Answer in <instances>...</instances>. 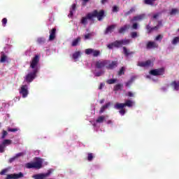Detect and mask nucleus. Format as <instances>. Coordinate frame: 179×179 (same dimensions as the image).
<instances>
[{
    "label": "nucleus",
    "mask_w": 179,
    "mask_h": 179,
    "mask_svg": "<svg viewBox=\"0 0 179 179\" xmlns=\"http://www.w3.org/2000/svg\"><path fill=\"white\" fill-rule=\"evenodd\" d=\"M40 62V56L38 55H35L30 62L29 68H31L33 71L29 72L27 76L24 77V82L27 83H31L37 78V73H38V63Z\"/></svg>",
    "instance_id": "1"
},
{
    "label": "nucleus",
    "mask_w": 179,
    "mask_h": 179,
    "mask_svg": "<svg viewBox=\"0 0 179 179\" xmlns=\"http://www.w3.org/2000/svg\"><path fill=\"white\" fill-rule=\"evenodd\" d=\"M134 106V102L131 100H127L125 103H116L114 106L115 110H120L119 113L122 115H125V108L124 107H132Z\"/></svg>",
    "instance_id": "2"
},
{
    "label": "nucleus",
    "mask_w": 179,
    "mask_h": 179,
    "mask_svg": "<svg viewBox=\"0 0 179 179\" xmlns=\"http://www.w3.org/2000/svg\"><path fill=\"white\" fill-rule=\"evenodd\" d=\"M131 43V41L129 39H122L120 41H115L113 43H111L107 45L108 48L109 50H113L114 47L115 48H121L122 45H128Z\"/></svg>",
    "instance_id": "3"
},
{
    "label": "nucleus",
    "mask_w": 179,
    "mask_h": 179,
    "mask_svg": "<svg viewBox=\"0 0 179 179\" xmlns=\"http://www.w3.org/2000/svg\"><path fill=\"white\" fill-rule=\"evenodd\" d=\"M87 17L90 20H92L93 17H97L100 22L102 19H104V10H101L99 12L97 10H94L92 13L87 14Z\"/></svg>",
    "instance_id": "4"
},
{
    "label": "nucleus",
    "mask_w": 179,
    "mask_h": 179,
    "mask_svg": "<svg viewBox=\"0 0 179 179\" xmlns=\"http://www.w3.org/2000/svg\"><path fill=\"white\" fill-rule=\"evenodd\" d=\"M27 169H36L37 170H40L41 167H43V161L40 159H38L35 162H29L25 165Z\"/></svg>",
    "instance_id": "5"
},
{
    "label": "nucleus",
    "mask_w": 179,
    "mask_h": 179,
    "mask_svg": "<svg viewBox=\"0 0 179 179\" xmlns=\"http://www.w3.org/2000/svg\"><path fill=\"white\" fill-rule=\"evenodd\" d=\"M110 63V60H99L95 63V66L97 69H102V68L106 67L107 65Z\"/></svg>",
    "instance_id": "6"
},
{
    "label": "nucleus",
    "mask_w": 179,
    "mask_h": 179,
    "mask_svg": "<svg viewBox=\"0 0 179 179\" xmlns=\"http://www.w3.org/2000/svg\"><path fill=\"white\" fill-rule=\"evenodd\" d=\"M150 73L152 75V76H162V75H164V68L151 70Z\"/></svg>",
    "instance_id": "7"
},
{
    "label": "nucleus",
    "mask_w": 179,
    "mask_h": 179,
    "mask_svg": "<svg viewBox=\"0 0 179 179\" xmlns=\"http://www.w3.org/2000/svg\"><path fill=\"white\" fill-rule=\"evenodd\" d=\"M137 65L138 66H141V68H149V66H153V62H152V60L138 62Z\"/></svg>",
    "instance_id": "8"
},
{
    "label": "nucleus",
    "mask_w": 179,
    "mask_h": 179,
    "mask_svg": "<svg viewBox=\"0 0 179 179\" xmlns=\"http://www.w3.org/2000/svg\"><path fill=\"white\" fill-rule=\"evenodd\" d=\"M24 175L23 173L20 172L19 173H13L7 175L6 179H19L23 178Z\"/></svg>",
    "instance_id": "9"
},
{
    "label": "nucleus",
    "mask_w": 179,
    "mask_h": 179,
    "mask_svg": "<svg viewBox=\"0 0 179 179\" xmlns=\"http://www.w3.org/2000/svg\"><path fill=\"white\" fill-rule=\"evenodd\" d=\"M20 94L22 95L23 99H26L29 94V90H27V85H22L20 90Z\"/></svg>",
    "instance_id": "10"
},
{
    "label": "nucleus",
    "mask_w": 179,
    "mask_h": 179,
    "mask_svg": "<svg viewBox=\"0 0 179 179\" xmlns=\"http://www.w3.org/2000/svg\"><path fill=\"white\" fill-rule=\"evenodd\" d=\"M85 54H87V55L92 54L93 57H99V55H100V50H94L92 48H88L85 50Z\"/></svg>",
    "instance_id": "11"
},
{
    "label": "nucleus",
    "mask_w": 179,
    "mask_h": 179,
    "mask_svg": "<svg viewBox=\"0 0 179 179\" xmlns=\"http://www.w3.org/2000/svg\"><path fill=\"white\" fill-rule=\"evenodd\" d=\"M50 174H51V171H48L46 173H38V174L34 175L32 176V178H34V179H44L46 177H48V176H50Z\"/></svg>",
    "instance_id": "12"
},
{
    "label": "nucleus",
    "mask_w": 179,
    "mask_h": 179,
    "mask_svg": "<svg viewBox=\"0 0 179 179\" xmlns=\"http://www.w3.org/2000/svg\"><path fill=\"white\" fill-rule=\"evenodd\" d=\"M147 50H152V48H159V44L155 41H148L146 44Z\"/></svg>",
    "instance_id": "13"
},
{
    "label": "nucleus",
    "mask_w": 179,
    "mask_h": 179,
    "mask_svg": "<svg viewBox=\"0 0 179 179\" xmlns=\"http://www.w3.org/2000/svg\"><path fill=\"white\" fill-rule=\"evenodd\" d=\"M129 29H131V25L126 24L118 29V33L119 34H125V32L128 31Z\"/></svg>",
    "instance_id": "14"
},
{
    "label": "nucleus",
    "mask_w": 179,
    "mask_h": 179,
    "mask_svg": "<svg viewBox=\"0 0 179 179\" xmlns=\"http://www.w3.org/2000/svg\"><path fill=\"white\" fill-rule=\"evenodd\" d=\"M115 27H117V24H111L107 27V28L104 31V34L107 35V34H111L112 32L114 31V30L115 29Z\"/></svg>",
    "instance_id": "15"
},
{
    "label": "nucleus",
    "mask_w": 179,
    "mask_h": 179,
    "mask_svg": "<svg viewBox=\"0 0 179 179\" xmlns=\"http://www.w3.org/2000/svg\"><path fill=\"white\" fill-rule=\"evenodd\" d=\"M118 66V61L110 62L109 60V63L106 65V69H114V68H117Z\"/></svg>",
    "instance_id": "16"
},
{
    "label": "nucleus",
    "mask_w": 179,
    "mask_h": 179,
    "mask_svg": "<svg viewBox=\"0 0 179 179\" xmlns=\"http://www.w3.org/2000/svg\"><path fill=\"white\" fill-rule=\"evenodd\" d=\"M146 17L145 14H141L136 16H134L133 19L131 20V22H141V20H143Z\"/></svg>",
    "instance_id": "17"
},
{
    "label": "nucleus",
    "mask_w": 179,
    "mask_h": 179,
    "mask_svg": "<svg viewBox=\"0 0 179 179\" xmlns=\"http://www.w3.org/2000/svg\"><path fill=\"white\" fill-rule=\"evenodd\" d=\"M50 36H49V41H52L55 39V36L57 34V29L53 28L52 30L50 31Z\"/></svg>",
    "instance_id": "18"
},
{
    "label": "nucleus",
    "mask_w": 179,
    "mask_h": 179,
    "mask_svg": "<svg viewBox=\"0 0 179 179\" xmlns=\"http://www.w3.org/2000/svg\"><path fill=\"white\" fill-rule=\"evenodd\" d=\"M6 61H8V56L5 54V52H1L0 57L1 64H4V62H6Z\"/></svg>",
    "instance_id": "19"
},
{
    "label": "nucleus",
    "mask_w": 179,
    "mask_h": 179,
    "mask_svg": "<svg viewBox=\"0 0 179 179\" xmlns=\"http://www.w3.org/2000/svg\"><path fill=\"white\" fill-rule=\"evenodd\" d=\"M110 106H111V103L110 102H108L106 104L103 105L99 110V114H103V113H104L107 108L110 107Z\"/></svg>",
    "instance_id": "20"
},
{
    "label": "nucleus",
    "mask_w": 179,
    "mask_h": 179,
    "mask_svg": "<svg viewBox=\"0 0 179 179\" xmlns=\"http://www.w3.org/2000/svg\"><path fill=\"white\" fill-rule=\"evenodd\" d=\"M123 52L125 57H129V55H133V54H135V52H129L126 47H123Z\"/></svg>",
    "instance_id": "21"
},
{
    "label": "nucleus",
    "mask_w": 179,
    "mask_h": 179,
    "mask_svg": "<svg viewBox=\"0 0 179 179\" xmlns=\"http://www.w3.org/2000/svg\"><path fill=\"white\" fill-rule=\"evenodd\" d=\"M146 29H147L148 33H152V31H153L154 30H157L159 29V25H157L153 27H151L150 25H147Z\"/></svg>",
    "instance_id": "22"
},
{
    "label": "nucleus",
    "mask_w": 179,
    "mask_h": 179,
    "mask_svg": "<svg viewBox=\"0 0 179 179\" xmlns=\"http://www.w3.org/2000/svg\"><path fill=\"white\" fill-rule=\"evenodd\" d=\"M82 53L80 52V51H76V52H74L73 54V59H74V61H76L78 59V58H80Z\"/></svg>",
    "instance_id": "23"
},
{
    "label": "nucleus",
    "mask_w": 179,
    "mask_h": 179,
    "mask_svg": "<svg viewBox=\"0 0 179 179\" xmlns=\"http://www.w3.org/2000/svg\"><path fill=\"white\" fill-rule=\"evenodd\" d=\"M171 86L174 88V90H179V81H173L171 83Z\"/></svg>",
    "instance_id": "24"
},
{
    "label": "nucleus",
    "mask_w": 179,
    "mask_h": 179,
    "mask_svg": "<svg viewBox=\"0 0 179 179\" xmlns=\"http://www.w3.org/2000/svg\"><path fill=\"white\" fill-rule=\"evenodd\" d=\"M80 43V37L74 39L71 43L72 47H76Z\"/></svg>",
    "instance_id": "25"
},
{
    "label": "nucleus",
    "mask_w": 179,
    "mask_h": 179,
    "mask_svg": "<svg viewBox=\"0 0 179 179\" xmlns=\"http://www.w3.org/2000/svg\"><path fill=\"white\" fill-rule=\"evenodd\" d=\"M105 120H106V116L101 115L96 119V122H98L99 124H101L102 122H104Z\"/></svg>",
    "instance_id": "26"
},
{
    "label": "nucleus",
    "mask_w": 179,
    "mask_h": 179,
    "mask_svg": "<svg viewBox=\"0 0 179 179\" xmlns=\"http://www.w3.org/2000/svg\"><path fill=\"white\" fill-rule=\"evenodd\" d=\"M123 86L124 85L122 84H117L116 85H115L113 90L115 92H118V90H121V89H122Z\"/></svg>",
    "instance_id": "27"
},
{
    "label": "nucleus",
    "mask_w": 179,
    "mask_h": 179,
    "mask_svg": "<svg viewBox=\"0 0 179 179\" xmlns=\"http://www.w3.org/2000/svg\"><path fill=\"white\" fill-rule=\"evenodd\" d=\"M87 19H89V17H87V14L86 17H82L80 23L84 25L87 24Z\"/></svg>",
    "instance_id": "28"
},
{
    "label": "nucleus",
    "mask_w": 179,
    "mask_h": 179,
    "mask_svg": "<svg viewBox=\"0 0 179 179\" xmlns=\"http://www.w3.org/2000/svg\"><path fill=\"white\" fill-rule=\"evenodd\" d=\"M37 43L38 44H44L45 43V38L44 37L38 38Z\"/></svg>",
    "instance_id": "29"
},
{
    "label": "nucleus",
    "mask_w": 179,
    "mask_h": 179,
    "mask_svg": "<svg viewBox=\"0 0 179 179\" xmlns=\"http://www.w3.org/2000/svg\"><path fill=\"white\" fill-rule=\"evenodd\" d=\"M135 8H131L129 11H127V13H125V16H129V15H131V13H134V12H135Z\"/></svg>",
    "instance_id": "30"
},
{
    "label": "nucleus",
    "mask_w": 179,
    "mask_h": 179,
    "mask_svg": "<svg viewBox=\"0 0 179 179\" xmlns=\"http://www.w3.org/2000/svg\"><path fill=\"white\" fill-rule=\"evenodd\" d=\"M115 82H117V79H109L107 80L106 83H108V85H114Z\"/></svg>",
    "instance_id": "31"
},
{
    "label": "nucleus",
    "mask_w": 179,
    "mask_h": 179,
    "mask_svg": "<svg viewBox=\"0 0 179 179\" xmlns=\"http://www.w3.org/2000/svg\"><path fill=\"white\" fill-rule=\"evenodd\" d=\"M94 156H93V153L90 152V153H88L87 155V160L88 162H92V160H93L94 159Z\"/></svg>",
    "instance_id": "32"
},
{
    "label": "nucleus",
    "mask_w": 179,
    "mask_h": 179,
    "mask_svg": "<svg viewBox=\"0 0 179 179\" xmlns=\"http://www.w3.org/2000/svg\"><path fill=\"white\" fill-rule=\"evenodd\" d=\"M177 13H178V9L177 8H173L170 12L171 15H177Z\"/></svg>",
    "instance_id": "33"
},
{
    "label": "nucleus",
    "mask_w": 179,
    "mask_h": 179,
    "mask_svg": "<svg viewBox=\"0 0 179 179\" xmlns=\"http://www.w3.org/2000/svg\"><path fill=\"white\" fill-rule=\"evenodd\" d=\"M10 143H12V141L6 139L3 141V143L1 145H3V146H5V145H10Z\"/></svg>",
    "instance_id": "34"
},
{
    "label": "nucleus",
    "mask_w": 179,
    "mask_h": 179,
    "mask_svg": "<svg viewBox=\"0 0 179 179\" xmlns=\"http://www.w3.org/2000/svg\"><path fill=\"white\" fill-rule=\"evenodd\" d=\"M131 38H136V37H138V32L136 31H132L131 32Z\"/></svg>",
    "instance_id": "35"
},
{
    "label": "nucleus",
    "mask_w": 179,
    "mask_h": 179,
    "mask_svg": "<svg viewBox=\"0 0 179 179\" xmlns=\"http://www.w3.org/2000/svg\"><path fill=\"white\" fill-rule=\"evenodd\" d=\"M144 3H145V5L153 6V0H144Z\"/></svg>",
    "instance_id": "36"
},
{
    "label": "nucleus",
    "mask_w": 179,
    "mask_h": 179,
    "mask_svg": "<svg viewBox=\"0 0 179 179\" xmlns=\"http://www.w3.org/2000/svg\"><path fill=\"white\" fill-rule=\"evenodd\" d=\"M163 40V35H157L155 38L156 41H162Z\"/></svg>",
    "instance_id": "37"
},
{
    "label": "nucleus",
    "mask_w": 179,
    "mask_h": 179,
    "mask_svg": "<svg viewBox=\"0 0 179 179\" xmlns=\"http://www.w3.org/2000/svg\"><path fill=\"white\" fill-rule=\"evenodd\" d=\"M177 43H179V37L176 36L173 38V40L172 41V44L176 45L177 44Z\"/></svg>",
    "instance_id": "38"
},
{
    "label": "nucleus",
    "mask_w": 179,
    "mask_h": 179,
    "mask_svg": "<svg viewBox=\"0 0 179 179\" xmlns=\"http://www.w3.org/2000/svg\"><path fill=\"white\" fill-rule=\"evenodd\" d=\"M124 67H122V68L120 69V70L119 71V72H118L119 76H122V75H124L125 72H124Z\"/></svg>",
    "instance_id": "39"
},
{
    "label": "nucleus",
    "mask_w": 179,
    "mask_h": 179,
    "mask_svg": "<svg viewBox=\"0 0 179 179\" xmlns=\"http://www.w3.org/2000/svg\"><path fill=\"white\" fill-rule=\"evenodd\" d=\"M1 22H2V24H3V27H5V26H6V23H8V19L3 18Z\"/></svg>",
    "instance_id": "40"
},
{
    "label": "nucleus",
    "mask_w": 179,
    "mask_h": 179,
    "mask_svg": "<svg viewBox=\"0 0 179 179\" xmlns=\"http://www.w3.org/2000/svg\"><path fill=\"white\" fill-rule=\"evenodd\" d=\"M5 152V145H0V153H3Z\"/></svg>",
    "instance_id": "41"
},
{
    "label": "nucleus",
    "mask_w": 179,
    "mask_h": 179,
    "mask_svg": "<svg viewBox=\"0 0 179 179\" xmlns=\"http://www.w3.org/2000/svg\"><path fill=\"white\" fill-rule=\"evenodd\" d=\"M8 173V169H3L1 172L0 174L1 176H5Z\"/></svg>",
    "instance_id": "42"
},
{
    "label": "nucleus",
    "mask_w": 179,
    "mask_h": 179,
    "mask_svg": "<svg viewBox=\"0 0 179 179\" xmlns=\"http://www.w3.org/2000/svg\"><path fill=\"white\" fill-rule=\"evenodd\" d=\"M120 10V8L117 6H114L113 7V12H118Z\"/></svg>",
    "instance_id": "43"
},
{
    "label": "nucleus",
    "mask_w": 179,
    "mask_h": 179,
    "mask_svg": "<svg viewBox=\"0 0 179 179\" xmlns=\"http://www.w3.org/2000/svg\"><path fill=\"white\" fill-rule=\"evenodd\" d=\"M131 27L134 30H138V23H134Z\"/></svg>",
    "instance_id": "44"
},
{
    "label": "nucleus",
    "mask_w": 179,
    "mask_h": 179,
    "mask_svg": "<svg viewBox=\"0 0 179 179\" xmlns=\"http://www.w3.org/2000/svg\"><path fill=\"white\" fill-rule=\"evenodd\" d=\"M8 132H17V129H16V128H15V129L8 128Z\"/></svg>",
    "instance_id": "45"
},
{
    "label": "nucleus",
    "mask_w": 179,
    "mask_h": 179,
    "mask_svg": "<svg viewBox=\"0 0 179 179\" xmlns=\"http://www.w3.org/2000/svg\"><path fill=\"white\" fill-rule=\"evenodd\" d=\"M70 10H73V12H75V10H76V4H72L71 8Z\"/></svg>",
    "instance_id": "46"
},
{
    "label": "nucleus",
    "mask_w": 179,
    "mask_h": 179,
    "mask_svg": "<svg viewBox=\"0 0 179 179\" xmlns=\"http://www.w3.org/2000/svg\"><path fill=\"white\" fill-rule=\"evenodd\" d=\"M103 75V71H99L95 73V76L99 77V76H101Z\"/></svg>",
    "instance_id": "47"
},
{
    "label": "nucleus",
    "mask_w": 179,
    "mask_h": 179,
    "mask_svg": "<svg viewBox=\"0 0 179 179\" xmlns=\"http://www.w3.org/2000/svg\"><path fill=\"white\" fill-rule=\"evenodd\" d=\"M131 84H132V80H129L127 83H126L127 87H129Z\"/></svg>",
    "instance_id": "48"
},
{
    "label": "nucleus",
    "mask_w": 179,
    "mask_h": 179,
    "mask_svg": "<svg viewBox=\"0 0 179 179\" xmlns=\"http://www.w3.org/2000/svg\"><path fill=\"white\" fill-rule=\"evenodd\" d=\"M6 135H8V131L3 130V131L2 138L3 139L5 138V136H6Z\"/></svg>",
    "instance_id": "49"
},
{
    "label": "nucleus",
    "mask_w": 179,
    "mask_h": 179,
    "mask_svg": "<svg viewBox=\"0 0 179 179\" xmlns=\"http://www.w3.org/2000/svg\"><path fill=\"white\" fill-rule=\"evenodd\" d=\"M16 157L15 156L14 157H12L9 159V163H13L14 161L16 160Z\"/></svg>",
    "instance_id": "50"
},
{
    "label": "nucleus",
    "mask_w": 179,
    "mask_h": 179,
    "mask_svg": "<svg viewBox=\"0 0 179 179\" xmlns=\"http://www.w3.org/2000/svg\"><path fill=\"white\" fill-rule=\"evenodd\" d=\"M22 156H23V152H19L16 154L15 157L17 159V157H20Z\"/></svg>",
    "instance_id": "51"
},
{
    "label": "nucleus",
    "mask_w": 179,
    "mask_h": 179,
    "mask_svg": "<svg viewBox=\"0 0 179 179\" xmlns=\"http://www.w3.org/2000/svg\"><path fill=\"white\" fill-rule=\"evenodd\" d=\"M68 16L69 17H72V16H73V10H70V13Z\"/></svg>",
    "instance_id": "52"
},
{
    "label": "nucleus",
    "mask_w": 179,
    "mask_h": 179,
    "mask_svg": "<svg viewBox=\"0 0 179 179\" xmlns=\"http://www.w3.org/2000/svg\"><path fill=\"white\" fill-rule=\"evenodd\" d=\"M85 40L90 38V34H87L85 35Z\"/></svg>",
    "instance_id": "53"
},
{
    "label": "nucleus",
    "mask_w": 179,
    "mask_h": 179,
    "mask_svg": "<svg viewBox=\"0 0 179 179\" xmlns=\"http://www.w3.org/2000/svg\"><path fill=\"white\" fill-rule=\"evenodd\" d=\"M127 95L129 96V97H134V93H132L131 92H129Z\"/></svg>",
    "instance_id": "54"
},
{
    "label": "nucleus",
    "mask_w": 179,
    "mask_h": 179,
    "mask_svg": "<svg viewBox=\"0 0 179 179\" xmlns=\"http://www.w3.org/2000/svg\"><path fill=\"white\" fill-rule=\"evenodd\" d=\"M157 17H159V13L155 14V15H153V19H157Z\"/></svg>",
    "instance_id": "55"
},
{
    "label": "nucleus",
    "mask_w": 179,
    "mask_h": 179,
    "mask_svg": "<svg viewBox=\"0 0 179 179\" xmlns=\"http://www.w3.org/2000/svg\"><path fill=\"white\" fill-rule=\"evenodd\" d=\"M103 83H101L99 87V90H101L103 89Z\"/></svg>",
    "instance_id": "56"
},
{
    "label": "nucleus",
    "mask_w": 179,
    "mask_h": 179,
    "mask_svg": "<svg viewBox=\"0 0 179 179\" xmlns=\"http://www.w3.org/2000/svg\"><path fill=\"white\" fill-rule=\"evenodd\" d=\"M107 2V0H101V3L104 4Z\"/></svg>",
    "instance_id": "57"
},
{
    "label": "nucleus",
    "mask_w": 179,
    "mask_h": 179,
    "mask_svg": "<svg viewBox=\"0 0 179 179\" xmlns=\"http://www.w3.org/2000/svg\"><path fill=\"white\" fill-rule=\"evenodd\" d=\"M105 100L104 99H101L99 103L100 104H103V103H104Z\"/></svg>",
    "instance_id": "58"
},
{
    "label": "nucleus",
    "mask_w": 179,
    "mask_h": 179,
    "mask_svg": "<svg viewBox=\"0 0 179 179\" xmlns=\"http://www.w3.org/2000/svg\"><path fill=\"white\" fill-rule=\"evenodd\" d=\"M89 0H83V3H87V1H88Z\"/></svg>",
    "instance_id": "59"
},
{
    "label": "nucleus",
    "mask_w": 179,
    "mask_h": 179,
    "mask_svg": "<svg viewBox=\"0 0 179 179\" xmlns=\"http://www.w3.org/2000/svg\"><path fill=\"white\" fill-rule=\"evenodd\" d=\"M107 124H113V122H112L111 120H108V121L107 122Z\"/></svg>",
    "instance_id": "60"
},
{
    "label": "nucleus",
    "mask_w": 179,
    "mask_h": 179,
    "mask_svg": "<svg viewBox=\"0 0 179 179\" xmlns=\"http://www.w3.org/2000/svg\"><path fill=\"white\" fill-rule=\"evenodd\" d=\"M160 24H162V21L158 22V26H159Z\"/></svg>",
    "instance_id": "61"
},
{
    "label": "nucleus",
    "mask_w": 179,
    "mask_h": 179,
    "mask_svg": "<svg viewBox=\"0 0 179 179\" xmlns=\"http://www.w3.org/2000/svg\"><path fill=\"white\" fill-rule=\"evenodd\" d=\"M152 1H156V0H152Z\"/></svg>",
    "instance_id": "62"
}]
</instances>
